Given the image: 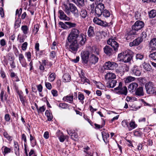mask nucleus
Returning <instances> with one entry per match:
<instances>
[{"mask_svg": "<svg viewBox=\"0 0 156 156\" xmlns=\"http://www.w3.org/2000/svg\"><path fill=\"white\" fill-rule=\"evenodd\" d=\"M67 40L79 41L80 44L82 45L86 40L85 36L83 33H80V31L76 28H73L67 37Z\"/></svg>", "mask_w": 156, "mask_h": 156, "instance_id": "nucleus-1", "label": "nucleus"}, {"mask_svg": "<svg viewBox=\"0 0 156 156\" xmlns=\"http://www.w3.org/2000/svg\"><path fill=\"white\" fill-rule=\"evenodd\" d=\"M108 44L110 45L113 50L109 46L106 45L103 48L104 52L109 56L115 53L118 50L119 44L115 41V38H110L107 41Z\"/></svg>", "mask_w": 156, "mask_h": 156, "instance_id": "nucleus-2", "label": "nucleus"}, {"mask_svg": "<svg viewBox=\"0 0 156 156\" xmlns=\"http://www.w3.org/2000/svg\"><path fill=\"white\" fill-rule=\"evenodd\" d=\"M63 6V10L67 15L69 16L72 13L75 17H78L79 16L78 11L74 4L69 3L68 5L66 4H64Z\"/></svg>", "mask_w": 156, "mask_h": 156, "instance_id": "nucleus-3", "label": "nucleus"}, {"mask_svg": "<svg viewBox=\"0 0 156 156\" xmlns=\"http://www.w3.org/2000/svg\"><path fill=\"white\" fill-rule=\"evenodd\" d=\"M144 24L143 22L140 20L136 21L134 24L132 26V30L130 31L128 34V35L126 37V39L128 40L130 38V36L136 34V32L135 31H138L143 27Z\"/></svg>", "mask_w": 156, "mask_h": 156, "instance_id": "nucleus-4", "label": "nucleus"}, {"mask_svg": "<svg viewBox=\"0 0 156 156\" xmlns=\"http://www.w3.org/2000/svg\"><path fill=\"white\" fill-rule=\"evenodd\" d=\"M78 42L79 41L67 40L66 46L69 48V51L74 53H76L79 48Z\"/></svg>", "mask_w": 156, "mask_h": 156, "instance_id": "nucleus-5", "label": "nucleus"}, {"mask_svg": "<svg viewBox=\"0 0 156 156\" xmlns=\"http://www.w3.org/2000/svg\"><path fill=\"white\" fill-rule=\"evenodd\" d=\"M145 87L147 94L153 95H156V87L152 82H149L145 85Z\"/></svg>", "mask_w": 156, "mask_h": 156, "instance_id": "nucleus-6", "label": "nucleus"}, {"mask_svg": "<svg viewBox=\"0 0 156 156\" xmlns=\"http://www.w3.org/2000/svg\"><path fill=\"white\" fill-rule=\"evenodd\" d=\"M134 53L130 50H127L123 52L122 60L125 63L130 62L132 59Z\"/></svg>", "mask_w": 156, "mask_h": 156, "instance_id": "nucleus-7", "label": "nucleus"}, {"mask_svg": "<svg viewBox=\"0 0 156 156\" xmlns=\"http://www.w3.org/2000/svg\"><path fill=\"white\" fill-rule=\"evenodd\" d=\"M122 82H119L118 86L115 88L114 89L118 90L117 92V94L126 96L127 93V89L126 86L122 87Z\"/></svg>", "mask_w": 156, "mask_h": 156, "instance_id": "nucleus-8", "label": "nucleus"}, {"mask_svg": "<svg viewBox=\"0 0 156 156\" xmlns=\"http://www.w3.org/2000/svg\"><path fill=\"white\" fill-rule=\"evenodd\" d=\"M118 66V64L115 62L108 61L105 63L104 67L105 69L112 70Z\"/></svg>", "mask_w": 156, "mask_h": 156, "instance_id": "nucleus-9", "label": "nucleus"}, {"mask_svg": "<svg viewBox=\"0 0 156 156\" xmlns=\"http://www.w3.org/2000/svg\"><path fill=\"white\" fill-rule=\"evenodd\" d=\"M89 52L88 51H83L81 53L82 59L84 63L87 64L89 59Z\"/></svg>", "mask_w": 156, "mask_h": 156, "instance_id": "nucleus-10", "label": "nucleus"}, {"mask_svg": "<svg viewBox=\"0 0 156 156\" xmlns=\"http://www.w3.org/2000/svg\"><path fill=\"white\" fill-rule=\"evenodd\" d=\"M143 40L140 37H138L136 39L134 40L132 42H131L129 43V46L130 47L133 46H137L139 45L141 43Z\"/></svg>", "mask_w": 156, "mask_h": 156, "instance_id": "nucleus-11", "label": "nucleus"}, {"mask_svg": "<svg viewBox=\"0 0 156 156\" xmlns=\"http://www.w3.org/2000/svg\"><path fill=\"white\" fill-rule=\"evenodd\" d=\"M64 10H59L58 12L59 14V18L61 20L69 21L70 18L65 13Z\"/></svg>", "mask_w": 156, "mask_h": 156, "instance_id": "nucleus-12", "label": "nucleus"}, {"mask_svg": "<svg viewBox=\"0 0 156 156\" xmlns=\"http://www.w3.org/2000/svg\"><path fill=\"white\" fill-rule=\"evenodd\" d=\"M138 87V84L136 83H132L130 84L128 87L129 91L131 93L134 92L137 88Z\"/></svg>", "mask_w": 156, "mask_h": 156, "instance_id": "nucleus-13", "label": "nucleus"}, {"mask_svg": "<svg viewBox=\"0 0 156 156\" xmlns=\"http://www.w3.org/2000/svg\"><path fill=\"white\" fill-rule=\"evenodd\" d=\"M131 70L132 74L136 76H139L141 73L139 68L136 66H134Z\"/></svg>", "mask_w": 156, "mask_h": 156, "instance_id": "nucleus-14", "label": "nucleus"}, {"mask_svg": "<svg viewBox=\"0 0 156 156\" xmlns=\"http://www.w3.org/2000/svg\"><path fill=\"white\" fill-rule=\"evenodd\" d=\"M93 22L94 23L100 25L103 27H106L108 26L107 23L104 22L98 18H95L93 19Z\"/></svg>", "mask_w": 156, "mask_h": 156, "instance_id": "nucleus-15", "label": "nucleus"}, {"mask_svg": "<svg viewBox=\"0 0 156 156\" xmlns=\"http://www.w3.org/2000/svg\"><path fill=\"white\" fill-rule=\"evenodd\" d=\"M134 92L136 96L140 97L143 96L144 95V92L142 87H139L137 88Z\"/></svg>", "mask_w": 156, "mask_h": 156, "instance_id": "nucleus-16", "label": "nucleus"}, {"mask_svg": "<svg viewBox=\"0 0 156 156\" xmlns=\"http://www.w3.org/2000/svg\"><path fill=\"white\" fill-rule=\"evenodd\" d=\"M116 83V80L114 79L110 80L107 83V87L108 88H113L115 86Z\"/></svg>", "mask_w": 156, "mask_h": 156, "instance_id": "nucleus-17", "label": "nucleus"}, {"mask_svg": "<svg viewBox=\"0 0 156 156\" xmlns=\"http://www.w3.org/2000/svg\"><path fill=\"white\" fill-rule=\"evenodd\" d=\"M106 79L108 80H114L116 78V76L114 73H108L105 75Z\"/></svg>", "mask_w": 156, "mask_h": 156, "instance_id": "nucleus-18", "label": "nucleus"}, {"mask_svg": "<svg viewBox=\"0 0 156 156\" xmlns=\"http://www.w3.org/2000/svg\"><path fill=\"white\" fill-rule=\"evenodd\" d=\"M98 59L97 56L92 54L90 57V61L92 64H95L98 61Z\"/></svg>", "mask_w": 156, "mask_h": 156, "instance_id": "nucleus-19", "label": "nucleus"}, {"mask_svg": "<svg viewBox=\"0 0 156 156\" xmlns=\"http://www.w3.org/2000/svg\"><path fill=\"white\" fill-rule=\"evenodd\" d=\"M101 134L104 141L105 143H107L108 142V138L109 137V134L104 131L101 132Z\"/></svg>", "mask_w": 156, "mask_h": 156, "instance_id": "nucleus-20", "label": "nucleus"}, {"mask_svg": "<svg viewBox=\"0 0 156 156\" xmlns=\"http://www.w3.org/2000/svg\"><path fill=\"white\" fill-rule=\"evenodd\" d=\"M150 44L152 50H156V38L152 39L150 41Z\"/></svg>", "mask_w": 156, "mask_h": 156, "instance_id": "nucleus-21", "label": "nucleus"}, {"mask_svg": "<svg viewBox=\"0 0 156 156\" xmlns=\"http://www.w3.org/2000/svg\"><path fill=\"white\" fill-rule=\"evenodd\" d=\"M73 95L67 96L64 97L63 98V100L65 101L69 102V103H71L73 101Z\"/></svg>", "mask_w": 156, "mask_h": 156, "instance_id": "nucleus-22", "label": "nucleus"}, {"mask_svg": "<svg viewBox=\"0 0 156 156\" xmlns=\"http://www.w3.org/2000/svg\"><path fill=\"white\" fill-rule=\"evenodd\" d=\"M129 124V128H128V130L129 131H131L132 129L135 128L136 126V125L134 121H131Z\"/></svg>", "mask_w": 156, "mask_h": 156, "instance_id": "nucleus-23", "label": "nucleus"}, {"mask_svg": "<svg viewBox=\"0 0 156 156\" xmlns=\"http://www.w3.org/2000/svg\"><path fill=\"white\" fill-rule=\"evenodd\" d=\"M63 80L64 82H69L71 79V77L69 74H65L63 77Z\"/></svg>", "mask_w": 156, "mask_h": 156, "instance_id": "nucleus-24", "label": "nucleus"}, {"mask_svg": "<svg viewBox=\"0 0 156 156\" xmlns=\"http://www.w3.org/2000/svg\"><path fill=\"white\" fill-rule=\"evenodd\" d=\"M87 33L89 37L93 36L94 34V27L90 26L88 30Z\"/></svg>", "mask_w": 156, "mask_h": 156, "instance_id": "nucleus-25", "label": "nucleus"}, {"mask_svg": "<svg viewBox=\"0 0 156 156\" xmlns=\"http://www.w3.org/2000/svg\"><path fill=\"white\" fill-rule=\"evenodd\" d=\"M149 17L150 18H154L156 16V10H152L149 12Z\"/></svg>", "mask_w": 156, "mask_h": 156, "instance_id": "nucleus-26", "label": "nucleus"}, {"mask_svg": "<svg viewBox=\"0 0 156 156\" xmlns=\"http://www.w3.org/2000/svg\"><path fill=\"white\" fill-rule=\"evenodd\" d=\"M144 69L147 71H150L151 69V66L147 63L144 62L143 64Z\"/></svg>", "mask_w": 156, "mask_h": 156, "instance_id": "nucleus-27", "label": "nucleus"}, {"mask_svg": "<svg viewBox=\"0 0 156 156\" xmlns=\"http://www.w3.org/2000/svg\"><path fill=\"white\" fill-rule=\"evenodd\" d=\"M55 73H51L48 77V80L50 82L53 81L55 79Z\"/></svg>", "mask_w": 156, "mask_h": 156, "instance_id": "nucleus-28", "label": "nucleus"}, {"mask_svg": "<svg viewBox=\"0 0 156 156\" xmlns=\"http://www.w3.org/2000/svg\"><path fill=\"white\" fill-rule=\"evenodd\" d=\"M80 14L81 17L83 18H85L87 15V12L85 9H82Z\"/></svg>", "mask_w": 156, "mask_h": 156, "instance_id": "nucleus-29", "label": "nucleus"}, {"mask_svg": "<svg viewBox=\"0 0 156 156\" xmlns=\"http://www.w3.org/2000/svg\"><path fill=\"white\" fill-rule=\"evenodd\" d=\"M135 78L134 77L131 76H129L127 77L125 80V82L126 83H128L134 80Z\"/></svg>", "mask_w": 156, "mask_h": 156, "instance_id": "nucleus-30", "label": "nucleus"}, {"mask_svg": "<svg viewBox=\"0 0 156 156\" xmlns=\"http://www.w3.org/2000/svg\"><path fill=\"white\" fill-rule=\"evenodd\" d=\"M80 77L81 78V81L80 83L82 84H83L86 82L88 83L89 80L86 78L84 76H82L81 75H80Z\"/></svg>", "mask_w": 156, "mask_h": 156, "instance_id": "nucleus-31", "label": "nucleus"}, {"mask_svg": "<svg viewBox=\"0 0 156 156\" xmlns=\"http://www.w3.org/2000/svg\"><path fill=\"white\" fill-rule=\"evenodd\" d=\"M3 148H4L3 153L4 155L6 154L10 153L11 151L10 148L5 146H3L2 148V149L3 150Z\"/></svg>", "mask_w": 156, "mask_h": 156, "instance_id": "nucleus-32", "label": "nucleus"}, {"mask_svg": "<svg viewBox=\"0 0 156 156\" xmlns=\"http://www.w3.org/2000/svg\"><path fill=\"white\" fill-rule=\"evenodd\" d=\"M97 5L96 7L103 12L105 8L104 5L103 4L99 2L98 3L97 2Z\"/></svg>", "mask_w": 156, "mask_h": 156, "instance_id": "nucleus-33", "label": "nucleus"}, {"mask_svg": "<svg viewBox=\"0 0 156 156\" xmlns=\"http://www.w3.org/2000/svg\"><path fill=\"white\" fill-rule=\"evenodd\" d=\"M21 29L24 34H27L28 28L27 26L24 25L22 26Z\"/></svg>", "mask_w": 156, "mask_h": 156, "instance_id": "nucleus-34", "label": "nucleus"}, {"mask_svg": "<svg viewBox=\"0 0 156 156\" xmlns=\"http://www.w3.org/2000/svg\"><path fill=\"white\" fill-rule=\"evenodd\" d=\"M45 115L48 117V121H50L52 120V117L48 111L47 110L45 112Z\"/></svg>", "mask_w": 156, "mask_h": 156, "instance_id": "nucleus-35", "label": "nucleus"}, {"mask_svg": "<svg viewBox=\"0 0 156 156\" xmlns=\"http://www.w3.org/2000/svg\"><path fill=\"white\" fill-rule=\"evenodd\" d=\"M122 126L125 128H127L128 129L129 128V124L128 122L126 120H123L122 122Z\"/></svg>", "mask_w": 156, "mask_h": 156, "instance_id": "nucleus-36", "label": "nucleus"}, {"mask_svg": "<svg viewBox=\"0 0 156 156\" xmlns=\"http://www.w3.org/2000/svg\"><path fill=\"white\" fill-rule=\"evenodd\" d=\"M149 56L151 59L156 61V51L151 53Z\"/></svg>", "mask_w": 156, "mask_h": 156, "instance_id": "nucleus-37", "label": "nucleus"}, {"mask_svg": "<svg viewBox=\"0 0 156 156\" xmlns=\"http://www.w3.org/2000/svg\"><path fill=\"white\" fill-rule=\"evenodd\" d=\"M95 12L99 16L102 15V11L96 7L95 8Z\"/></svg>", "mask_w": 156, "mask_h": 156, "instance_id": "nucleus-38", "label": "nucleus"}, {"mask_svg": "<svg viewBox=\"0 0 156 156\" xmlns=\"http://www.w3.org/2000/svg\"><path fill=\"white\" fill-rule=\"evenodd\" d=\"M102 14L104 16L106 17H109L110 16V12L107 10H104L102 12Z\"/></svg>", "mask_w": 156, "mask_h": 156, "instance_id": "nucleus-39", "label": "nucleus"}, {"mask_svg": "<svg viewBox=\"0 0 156 156\" xmlns=\"http://www.w3.org/2000/svg\"><path fill=\"white\" fill-rule=\"evenodd\" d=\"M66 24L68 25L69 27H74L76 26V24L74 23H72L70 22H65Z\"/></svg>", "mask_w": 156, "mask_h": 156, "instance_id": "nucleus-40", "label": "nucleus"}, {"mask_svg": "<svg viewBox=\"0 0 156 156\" xmlns=\"http://www.w3.org/2000/svg\"><path fill=\"white\" fill-rule=\"evenodd\" d=\"M78 99L81 102L82 104L84 103V101L83 100L84 98V97L83 94H79L78 96Z\"/></svg>", "mask_w": 156, "mask_h": 156, "instance_id": "nucleus-41", "label": "nucleus"}, {"mask_svg": "<svg viewBox=\"0 0 156 156\" xmlns=\"http://www.w3.org/2000/svg\"><path fill=\"white\" fill-rule=\"evenodd\" d=\"M46 108L44 106H43L41 107L37 110L38 113H41L44 112Z\"/></svg>", "mask_w": 156, "mask_h": 156, "instance_id": "nucleus-42", "label": "nucleus"}, {"mask_svg": "<svg viewBox=\"0 0 156 156\" xmlns=\"http://www.w3.org/2000/svg\"><path fill=\"white\" fill-rule=\"evenodd\" d=\"M59 107L63 109H66L67 108L68 105L65 103H61L59 104Z\"/></svg>", "mask_w": 156, "mask_h": 156, "instance_id": "nucleus-43", "label": "nucleus"}, {"mask_svg": "<svg viewBox=\"0 0 156 156\" xmlns=\"http://www.w3.org/2000/svg\"><path fill=\"white\" fill-rule=\"evenodd\" d=\"M71 138L73 140H75L78 137V135L77 133L75 132L74 133L73 135H71Z\"/></svg>", "mask_w": 156, "mask_h": 156, "instance_id": "nucleus-44", "label": "nucleus"}, {"mask_svg": "<svg viewBox=\"0 0 156 156\" xmlns=\"http://www.w3.org/2000/svg\"><path fill=\"white\" fill-rule=\"evenodd\" d=\"M93 51L92 52L94 53L95 54L98 55L99 51L98 49L96 47H94L93 48Z\"/></svg>", "mask_w": 156, "mask_h": 156, "instance_id": "nucleus-45", "label": "nucleus"}, {"mask_svg": "<svg viewBox=\"0 0 156 156\" xmlns=\"http://www.w3.org/2000/svg\"><path fill=\"white\" fill-rule=\"evenodd\" d=\"M134 17L136 20L140 19V15L139 14L138 12L136 11L135 12Z\"/></svg>", "mask_w": 156, "mask_h": 156, "instance_id": "nucleus-46", "label": "nucleus"}, {"mask_svg": "<svg viewBox=\"0 0 156 156\" xmlns=\"http://www.w3.org/2000/svg\"><path fill=\"white\" fill-rule=\"evenodd\" d=\"M45 85L46 87L49 90H51L52 88V86L51 83L48 82H45Z\"/></svg>", "mask_w": 156, "mask_h": 156, "instance_id": "nucleus-47", "label": "nucleus"}, {"mask_svg": "<svg viewBox=\"0 0 156 156\" xmlns=\"http://www.w3.org/2000/svg\"><path fill=\"white\" fill-rule=\"evenodd\" d=\"M59 25L61 26V27L63 29H66L67 27V26L66 25V24L62 22H60L59 23Z\"/></svg>", "mask_w": 156, "mask_h": 156, "instance_id": "nucleus-48", "label": "nucleus"}, {"mask_svg": "<svg viewBox=\"0 0 156 156\" xmlns=\"http://www.w3.org/2000/svg\"><path fill=\"white\" fill-rule=\"evenodd\" d=\"M27 42H25L22 45V48L23 50L25 51V50L27 48Z\"/></svg>", "mask_w": 156, "mask_h": 156, "instance_id": "nucleus-49", "label": "nucleus"}, {"mask_svg": "<svg viewBox=\"0 0 156 156\" xmlns=\"http://www.w3.org/2000/svg\"><path fill=\"white\" fill-rule=\"evenodd\" d=\"M39 26L37 24L34 26V31L35 32V34H36L39 30Z\"/></svg>", "mask_w": 156, "mask_h": 156, "instance_id": "nucleus-50", "label": "nucleus"}, {"mask_svg": "<svg viewBox=\"0 0 156 156\" xmlns=\"http://www.w3.org/2000/svg\"><path fill=\"white\" fill-rule=\"evenodd\" d=\"M143 55L140 54H137L136 56V59L137 60H141L143 58Z\"/></svg>", "mask_w": 156, "mask_h": 156, "instance_id": "nucleus-51", "label": "nucleus"}, {"mask_svg": "<svg viewBox=\"0 0 156 156\" xmlns=\"http://www.w3.org/2000/svg\"><path fill=\"white\" fill-rule=\"evenodd\" d=\"M50 57L52 58H54L56 56V53L54 51H51L50 54Z\"/></svg>", "mask_w": 156, "mask_h": 156, "instance_id": "nucleus-52", "label": "nucleus"}, {"mask_svg": "<svg viewBox=\"0 0 156 156\" xmlns=\"http://www.w3.org/2000/svg\"><path fill=\"white\" fill-rule=\"evenodd\" d=\"M4 136L8 140H11V136H9V134L6 132L3 133Z\"/></svg>", "mask_w": 156, "mask_h": 156, "instance_id": "nucleus-53", "label": "nucleus"}, {"mask_svg": "<svg viewBox=\"0 0 156 156\" xmlns=\"http://www.w3.org/2000/svg\"><path fill=\"white\" fill-rule=\"evenodd\" d=\"M26 54L27 56L28 61H30L31 58V55L30 52H26Z\"/></svg>", "mask_w": 156, "mask_h": 156, "instance_id": "nucleus-54", "label": "nucleus"}, {"mask_svg": "<svg viewBox=\"0 0 156 156\" xmlns=\"http://www.w3.org/2000/svg\"><path fill=\"white\" fill-rule=\"evenodd\" d=\"M146 37L147 34L146 32H142L141 36L140 37V38H141L142 39L144 40V39L146 38Z\"/></svg>", "mask_w": 156, "mask_h": 156, "instance_id": "nucleus-55", "label": "nucleus"}, {"mask_svg": "<svg viewBox=\"0 0 156 156\" xmlns=\"http://www.w3.org/2000/svg\"><path fill=\"white\" fill-rule=\"evenodd\" d=\"M19 59L20 62H21L22 61H23L25 60L23 55L21 54H20L19 55Z\"/></svg>", "mask_w": 156, "mask_h": 156, "instance_id": "nucleus-56", "label": "nucleus"}, {"mask_svg": "<svg viewBox=\"0 0 156 156\" xmlns=\"http://www.w3.org/2000/svg\"><path fill=\"white\" fill-rule=\"evenodd\" d=\"M66 139V137L63 135H62L59 137V139L61 142H63Z\"/></svg>", "mask_w": 156, "mask_h": 156, "instance_id": "nucleus-57", "label": "nucleus"}, {"mask_svg": "<svg viewBox=\"0 0 156 156\" xmlns=\"http://www.w3.org/2000/svg\"><path fill=\"white\" fill-rule=\"evenodd\" d=\"M78 5L80 6H83L84 4V0H77Z\"/></svg>", "mask_w": 156, "mask_h": 156, "instance_id": "nucleus-58", "label": "nucleus"}, {"mask_svg": "<svg viewBox=\"0 0 156 156\" xmlns=\"http://www.w3.org/2000/svg\"><path fill=\"white\" fill-rule=\"evenodd\" d=\"M51 93L54 97L57 96L58 95V92L56 90H52L51 91Z\"/></svg>", "mask_w": 156, "mask_h": 156, "instance_id": "nucleus-59", "label": "nucleus"}, {"mask_svg": "<svg viewBox=\"0 0 156 156\" xmlns=\"http://www.w3.org/2000/svg\"><path fill=\"white\" fill-rule=\"evenodd\" d=\"M20 63L22 65L23 67H26L27 66V63L25 61V60L22 61L20 62Z\"/></svg>", "mask_w": 156, "mask_h": 156, "instance_id": "nucleus-60", "label": "nucleus"}, {"mask_svg": "<svg viewBox=\"0 0 156 156\" xmlns=\"http://www.w3.org/2000/svg\"><path fill=\"white\" fill-rule=\"evenodd\" d=\"M19 97H20V99L21 101V102L22 103V104L23 105H25V100H24V99L23 97V96H22L21 95H19Z\"/></svg>", "mask_w": 156, "mask_h": 156, "instance_id": "nucleus-61", "label": "nucleus"}, {"mask_svg": "<svg viewBox=\"0 0 156 156\" xmlns=\"http://www.w3.org/2000/svg\"><path fill=\"white\" fill-rule=\"evenodd\" d=\"M105 124V121H104V124H103L101 126L99 125H98V124H97L96 123L94 124V126L96 127L98 129H100V128H102L104 126Z\"/></svg>", "mask_w": 156, "mask_h": 156, "instance_id": "nucleus-62", "label": "nucleus"}, {"mask_svg": "<svg viewBox=\"0 0 156 156\" xmlns=\"http://www.w3.org/2000/svg\"><path fill=\"white\" fill-rule=\"evenodd\" d=\"M5 119L6 121L9 122L10 120L9 115L8 114H6L5 115Z\"/></svg>", "mask_w": 156, "mask_h": 156, "instance_id": "nucleus-63", "label": "nucleus"}, {"mask_svg": "<svg viewBox=\"0 0 156 156\" xmlns=\"http://www.w3.org/2000/svg\"><path fill=\"white\" fill-rule=\"evenodd\" d=\"M115 71L118 74H120L121 75H122L123 73H124V71H121L119 69H116L115 70Z\"/></svg>", "mask_w": 156, "mask_h": 156, "instance_id": "nucleus-64", "label": "nucleus"}]
</instances>
